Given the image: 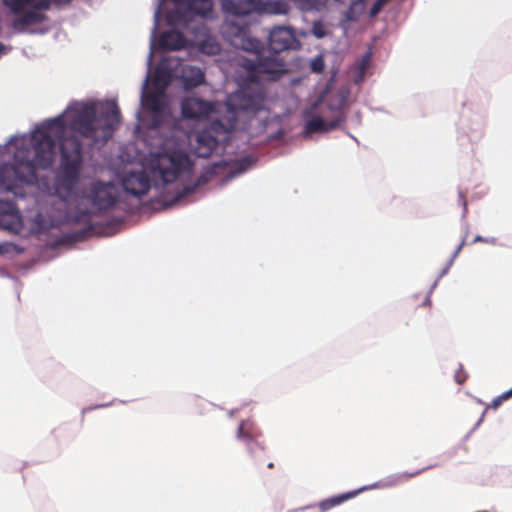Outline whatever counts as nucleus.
Instances as JSON below:
<instances>
[{
	"mask_svg": "<svg viewBox=\"0 0 512 512\" xmlns=\"http://www.w3.org/2000/svg\"><path fill=\"white\" fill-rule=\"evenodd\" d=\"M225 33H231L235 36L233 45L240 47L244 51L253 53L255 59H243L241 66L247 71L251 82L261 80H277L287 72L286 63L279 57V54L271 53L263 56V44L261 41L248 37L246 27L237 25H227Z\"/></svg>",
	"mask_w": 512,
	"mask_h": 512,
	"instance_id": "nucleus-2",
	"label": "nucleus"
},
{
	"mask_svg": "<svg viewBox=\"0 0 512 512\" xmlns=\"http://www.w3.org/2000/svg\"><path fill=\"white\" fill-rule=\"evenodd\" d=\"M124 190L136 197L145 195L150 189V178L144 170L130 172L122 179Z\"/></svg>",
	"mask_w": 512,
	"mask_h": 512,
	"instance_id": "nucleus-11",
	"label": "nucleus"
},
{
	"mask_svg": "<svg viewBox=\"0 0 512 512\" xmlns=\"http://www.w3.org/2000/svg\"><path fill=\"white\" fill-rule=\"evenodd\" d=\"M116 103L70 105L64 114L43 122L30 138L31 147L18 146L14 163L0 165V187L13 192L23 183L37 182V169H48L54 162L55 142L60 149V172L65 179L75 180L83 162V144L76 134L94 144H105L120 124Z\"/></svg>",
	"mask_w": 512,
	"mask_h": 512,
	"instance_id": "nucleus-1",
	"label": "nucleus"
},
{
	"mask_svg": "<svg viewBox=\"0 0 512 512\" xmlns=\"http://www.w3.org/2000/svg\"><path fill=\"white\" fill-rule=\"evenodd\" d=\"M8 252L7 244H0V255Z\"/></svg>",
	"mask_w": 512,
	"mask_h": 512,
	"instance_id": "nucleus-35",
	"label": "nucleus"
},
{
	"mask_svg": "<svg viewBox=\"0 0 512 512\" xmlns=\"http://www.w3.org/2000/svg\"><path fill=\"white\" fill-rule=\"evenodd\" d=\"M262 432L253 422L242 421L237 430V438L245 445L249 459L255 466H261L266 457V447L260 438Z\"/></svg>",
	"mask_w": 512,
	"mask_h": 512,
	"instance_id": "nucleus-6",
	"label": "nucleus"
},
{
	"mask_svg": "<svg viewBox=\"0 0 512 512\" xmlns=\"http://www.w3.org/2000/svg\"><path fill=\"white\" fill-rule=\"evenodd\" d=\"M262 9L269 14L282 15L288 13L289 6L283 0H269L262 3Z\"/></svg>",
	"mask_w": 512,
	"mask_h": 512,
	"instance_id": "nucleus-21",
	"label": "nucleus"
},
{
	"mask_svg": "<svg viewBox=\"0 0 512 512\" xmlns=\"http://www.w3.org/2000/svg\"><path fill=\"white\" fill-rule=\"evenodd\" d=\"M306 122L304 133H326L335 130L345 121V115L341 107L324 105L321 100L314 103L310 110L304 112Z\"/></svg>",
	"mask_w": 512,
	"mask_h": 512,
	"instance_id": "nucleus-4",
	"label": "nucleus"
},
{
	"mask_svg": "<svg viewBox=\"0 0 512 512\" xmlns=\"http://www.w3.org/2000/svg\"><path fill=\"white\" fill-rule=\"evenodd\" d=\"M188 10L194 14L205 16L212 11L211 0H185Z\"/></svg>",
	"mask_w": 512,
	"mask_h": 512,
	"instance_id": "nucleus-20",
	"label": "nucleus"
},
{
	"mask_svg": "<svg viewBox=\"0 0 512 512\" xmlns=\"http://www.w3.org/2000/svg\"><path fill=\"white\" fill-rule=\"evenodd\" d=\"M158 44L163 51H176L186 46V39L180 31L169 30L161 34Z\"/></svg>",
	"mask_w": 512,
	"mask_h": 512,
	"instance_id": "nucleus-18",
	"label": "nucleus"
},
{
	"mask_svg": "<svg viewBox=\"0 0 512 512\" xmlns=\"http://www.w3.org/2000/svg\"><path fill=\"white\" fill-rule=\"evenodd\" d=\"M22 227V220L15 205L10 201H0V228L18 232Z\"/></svg>",
	"mask_w": 512,
	"mask_h": 512,
	"instance_id": "nucleus-13",
	"label": "nucleus"
},
{
	"mask_svg": "<svg viewBox=\"0 0 512 512\" xmlns=\"http://www.w3.org/2000/svg\"><path fill=\"white\" fill-rule=\"evenodd\" d=\"M3 50H4V46H3V44L0 43V54L3 52Z\"/></svg>",
	"mask_w": 512,
	"mask_h": 512,
	"instance_id": "nucleus-38",
	"label": "nucleus"
},
{
	"mask_svg": "<svg viewBox=\"0 0 512 512\" xmlns=\"http://www.w3.org/2000/svg\"><path fill=\"white\" fill-rule=\"evenodd\" d=\"M478 242H482V243H486V244H492V245H495L497 243V239L494 238V237H488V238H484L482 236H476L472 243H478Z\"/></svg>",
	"mask_w": 512,
	"mask_h": 512,
	"instance_id": "nucleus-30",
	"label": "nucleus"
},
{
	"mask_svg": "<svg viewBox=\"0 0 512 512\" xmlns=\"http://www.w3.org/2000/svg\"><path fill=\"white\" fill-rule=\"evenodd\" d=\"M52 5L56 6V0H34L31 8H36L39 12L47 11Z\"/></svg>",
	"mask_w": 512,
	"mask_h": 512,
	"instance_id": "nucleus-25",
	"label": "nucleus"
},
{
	"mask_svg": "<svg viewBox=\"0 0 512 512\" xmlns=\"http://www.w3.org/2000/svg\"><path fill=\"white\" fill-rule=\"evenodd\" d=\"M17 16L12 22V27L18 32H24L29 26L42 23L47 19L46 14L39 12L36 8L24 10Z\"/></svg>",
	"mask_w": 512,
	"mask_h": 512,
	"instance_id": "nucleus-17",
	"label": "nucleus"
},
{
	"mask_svg": "<svg viewBox=\"0 0 512 512\" xmlns=\"http://www.w3.org/2000/svg\"><path fill=\"white\" fill-rule=\"evenodd\" d=\"M270 51L279 54L280 52L297 49L300 42L295 36L294 31L290 27L279 26L273 28L269 33Z\"/></svg>",
	"mask_w": 512,
	"mask_h": 512,
	"instance_id": "nucleus-7",
	"label": "nucleus"
},
{
	"mask_svg": "<svg viewBox=\"0 0 512 512\" xmlns=\"http://www.w3.org/2000/svg\"><path fill=\"white\" fill-rule=\"evenodd\" d=\"M316 36H317V37H322V36H323V34L316 33Z\"/></svg>",
	"mask_w": 512,
	"mask_h": 512,
	"instance_id": "nucleus-39",
	"label": "nucleus"
},
{
	"mask_svg": "<svg viewBox=\"0 0 512 512\" xmlns=\"http://www.w3.org/2000/svg\"><path fill=\"white\" fill-rule=\"evenodd\" d=\"M254 163V159L250 156L248 157H244L240 160H237L234 165H233V168L235 169L236 172L238 173H242L244 171H246L247 169H249Z\"/></svg>",
	"mask_w": 512,
	"mask_h": 512,
	"instance_id": "nucleus-24",
	"label": "nucleus"
},
{
	"mask_svg": "<svg viewBox=\"0 0 512 512\" xmlns=\"http://www.w3.org/2000/svg\"><path fill=\"white\" fill-rule=\"evenodd\" d=\"M222 9L233 16H247L258 9L255 0H222Z\"/></svg>",
	"mask_w": 512,
	"mask_h": 512,
	"instance_id": "nucleus-16",
	"label": "nucleus"
},
{
	"mask_svg": "<svg viewBox=\"0 0 512 512\" xmlns=\"http://www.w3.org/2000/svg\"><path fill=\"white\" fill-rule=\"evenodd\" d=\"M364 488L359 490L351 491L348 493H344L341 495L333 496L331 498L325 499L319 503V508L322 512H326L331 508L343 503L344 501L355 497L359 492L363 491Z\"/></svg>",
	"mask_w": 512,
	"mask_h": 512,
	"instance_id": "nucleus-19",
	"label": "nucleus"
},
{
	"mask_svg": "<svg viewBox=\"0 0 512 512\" xmlns=\"http://www.w3.org/2000/svg\"><path fill=\"white\" fill-rule=\"evenodd\" d=\"M174 16H177L178 20H182L183 19L182 15H181V12L179 10L175 11V13L173 15H171V18L174 17Z\"/></svg>",
	"mask_w": 512,
	"mask_h": 512,
	"instance_id": "nucleus-36",
	"label": "nucleus"
},
{
	"mask_svg": "<svg viewBox=\"0 0 512 512\" xmlns=\"http://www.w3.org/2000/svg\"><path fill=\"white\" fill-rule=\"evenodd\" d=\"M196 188V185L194 186H184L176 195V200H180L181 198L189 195L192 193Z\"/></svg>",
	"mask_w": 512,
	"mask_h": 512,
	"instance_id": "nucleus-29",
	"label": "nucleus"
},
{
	"mask_svg": "<svg viewBox=\"0 0 512 512\" xmlns=\"http://www.w3.org/2000/svg\"><path fill=\"white\" fill-rule=\"evenodd\" d=\"M466 243V237H464L461 242L459 243V245L457 246L454 254H453V257L452 259L456 258L458 256V254L460 253V251L462 250L463 246L465 245Z\"/></svg>",
	"mask_w": 512,
	"mask_h": 512,
	"instance_id": "nucleus-33",
	"label": "nucleus"
},
{
	"mask_svg": "<svg viewBox=\"0 0 512 512\" xmlns=\"http://www.w3.org/2000/svg\"><path fill=\"white\" fill-rule=\"evenodd\" d=\"M90 191L92 204L99 210L109 209L117 201V188L113 183L96 182Z\"/></svg>",
	"mask_w": 512,
	"mask_h": 512,
	"instance_id": "nucleus-8",
	"label": "nucleus"
},
{
	"mask_svg": "<svg viewBox=\"0 0 512 512\" xmlns=\"http://www.w3.org/2000/svg\"><path fill=\"white\" fill-rule=\"evenodd\" d=\"M434 465H429L427 467H424L422 469H419L415 472H412V473H408V472H402L400 474L397 475V481L398 482H405V481H408L410 480L411 478L415 477V476H418L420 473H422L423 471H426L428 469H431L433 468Z\"/></svg>",
	"mask_w": 512,
	"mask_h": 512,
	"instance_id": "nucleus-26",
	"label": "nucleus"
},
{
	"mask_svg": "<svg viewBox=\"0 0 512 512\" xmlns=\"http://www.w3.org/2000/svg\"><path fill=\"white\" fill-rule=\"evenodd\" d=\"M512 397V388L493 399L491 407L497 409L504 401Z\"/></svg>",
	"mask_w": 512,
	"mask_h": 512,
	"instance_id": "nucleus-27",
	"label": "nucleus"
},
{
	"mask_svg": "<svg viewBox=\"0 0 512 512\" xmlns=\"http://www.w3.org/2000/svg\"><path fill=\"white\" fill-rule=\"evenodd\" d=\"M371 54L366 53L355 65L357 75L355 76L354 82L356 84L361 83L364 80L366 71L370 65Z\"/></svg>",
	"mask_w": 512,
	"mask_h": 512,
	"instance_id": "nucleus-23",
	"label": "nucleus"
},
{
	"mask_svg": "<svg viewBox=\"0 0 512 512\" xmlns=\"http://www.w3.org/2000/svg\"><path fill=\"white\" fill-rule=\"evenodd\" d=\"M3 2L12 14L19 15L24 12V10L31 8L34 0H3Z\"/></svg>",
	"mask_w": 512,
	"mask_h": 512,
	"instance_id": "nucleus-22",
	"label": "nucleus"
},
{
	"mask_svg": "<svg viewBox=\"0 0 512 512\" xmlns=\"http://www.w3.org/2000/svg\"><path fill=\"white\" fill-rule=\"evenodd\" d=\"M192 166L189 156L181 151L157 154L151 159L152 174L164 185L190 175Z\"/></svg>",
	"mask_w": 512,
	"mask_h": 512,
	"instance_id": "nucleus-3",
	"label": "nucleus"
},
{
	"mask_svg": "<svg viewBox=\"0 0 512 512\" xmlns=\"http://www.w3.org/2000/svg\"><path fill=\"white\" fill-rule=\"evenodd\" d=\"M164 92L154 90L153 92H143L141 97L142 106L153 113V125L159 126L165 108L163 102Z\"/></svg>",
	"mask_w": 512,
	"mask_h": 512,
	"instance_id": "nucleus-14",
	"label": "nucleus"
},
{
	"mask_svg": "<svg viewBox=\"0 0 512 512\" xmlns=\"http://www.w3.org/2000/svg\"><path fill=\"white\" fill-rule=\"evenodd\" d=\"M73 0H56V6L69 5Z\"/></svg>",
	"mask_w": 512,
	"mask_h": 512,
	"instance_id": "nucleus-34",
	"label": "nucleus"
},
{
	"mask_svg": "<svg viewBox=\"0 0 512 512\" xmlns=\"http://www.w3.org/2000/svg\"><path fill=\"white\" fill-rule=\"evenodd\" d=\"M237 124V119L232 115L224 119L213 120L206 128L196 136L194 152L201 158L210 157L218 147L220 136L231 133Z\"/></svg>",
	"mask_w": 512,
	"mask_h": 512,
	"instance_id": "nucleus-5",
	"label": "nucleus"
},
{
	"mask_svg": "<svg viewBox=\"0 0 512 512\" xmlns=\"http://www.w3.org/2000/svg\"><path fill=\"white\" fill-rule=\"evenodd\" d=\"M267 466H268V468L272 469V468L274 467V463H273V462H269V463L267 464Z\"/></svg>",
	"mask_w": 512,
	"mask_h": 512,
	"instance_id": "nucleus-37",
	"label": "nucleus"
},
{
	"mask_svg": "<svg viewBox=\"0 0 512 512\" xmlns=\"http://www.w3.org/2000/svg\"><path fill=\"white\" fill-rule=\"evenodd\" d=\"M384 1H385V0H378V1H376V2L373 4V6H372V8H371V15H372V16L376 15V14L379 12V10L381 9V6H382V4H383V2H384Z\"/></svg>",
	"mask_w": 512,
	"mask_h": 512,
	"instance_id": "nucleus-31",
	"label": "nucleus"
},
{
	"mask_svg": "<svg viewBox=\"0 0 512 512\" xmlns=\"http://www.w3.org/2000/svg\"><path fill=\"white\" fill-rule=\"evenodd\" d=\"M468 378V374L460 364L458 369L455 371L454 379L458 384H463Z\"/></svg>",
	"mask_w": 512,
	"mask_h": 512,
	"instance_id": "nucleus-28",
	"label": "nucleus"
},
{
	"mask_svg": "<svg viewBox=\"0 0 512 512\" xmlns=\"http://www.w3.org/2000/svg\"><path fill=\"white\" fill-rule=\"evenodd\" d=\"M214 110L212 103L188 97L181 102V114L186 119L201 120L207 118Z\"/></svg>",
	"mask_w": 512,
	"mask_h": 512,
	"instance_id": "nucleus-10",
	"label": "nucleus"
},
{
	"mask_svg": "<svg viewBox=\"0 0 512 512\" xmlns=\"http://www.w3.org/2000/svg\"><path fill=\"white\" fill-rule=\"evenodd\" d=\"M175 59H163L157 66L153 79L152 86L154 90L164 92L172 82V79L177 75L175 70Z\"/></svg>",
	"mask_w": 512,
	"mask_h": 512,
	"instance_id": "nucleus-12",
	"label": "nucleus"
},
{
	"mask_svg": "<svg viewBox=\"0 0 512 512\" xmlns=\"http://www.w3.org/2000/svg\"><path fill=\"white\" fill-rule=\"evenodd\" d=\"M175 70L176 72L180 70V78L187 89L195 88L204 82L205 75L199 67L183 64L175 59Z\"/></svg>",
	"mask_w": 512,
	"mask_h": 512,
	"instance_id": "nucleus-15",
	"label": "nucleus"
},
{
	"mask_svg": "<svg viewBox=\"0 0 512 512\" xmlns=\"http://www.w3.org/2000/svg\"><path fill=\"white\" fill-rule=\"evenodd\" d=\"M323 67H324V65H323V62H322V60H321V59H319V60H317V61H314V62L312 63V69H313V71H315V72H322Z\"/></svg>",
	"mask_w": 512,
	"mask_h": 512,
	"instance_id": "nucleus-32",
	"label": "nucleus"
},
{
	"mask_svg": "<svg viewBox=\"0 0 512 512\" xmlns=\"http://www.w3.org/2000/svg\"><path fill=\"white\" fill-rule=\"evenodd\" d=\"M231 102L233 112H231L228 117L233 115L236 118V111L245 112L247 114L258 113L263 109L264 97L262 93L249 95L246 91H241L231 99Z\"/></svg>",
	"mask_w": 512,
	"mask_h": 512,
	"instance_id": "nucleus-9",
	"label": "nucleus"
}]
</instances>
